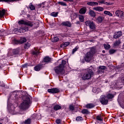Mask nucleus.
Masks as SVG:
<instances>
[{
  "mask_svg": "<svg viewBox=\"0 0 124 124\" xmlns=\"http://www.w3.org/2000/svg\"><path fill=\"white\" fill-rule=\"evenodd\" d=\"M122 13V11L117 10L115 12V14L117 17H119L120 18V15Z\"/></svg>",
  "mask_w": 124,
  "mask_h": 124,
  "instance_id": "obj_33",
  "label": "nucleus"
},
{
  "mask_svg": "<svg viewBox=\"0 0 124 124\" xmlns=\"http://www.w3.org/2000/svg\"><path fill=\"white\" fill-rule=\"evenodd\" d=\"M98 2L100 3V4H105L106 5H110V4H111L109 2H106L105 0H101L98 1Z\"/></svg>",
  "mask_w": 124,
  "mask_h": 124,
  "instance_id": "obj_14",
  "label": "nucleus"
},
{
  "mask_svg": "<svg viewBox=\"0 0 124 124\" xmlns=\"http://www.w3.org/2000/svg\"><path fill=\"white\" fill-rule=\"evenodd\" d=\"M30 47H31V44L29 43H27L26 44H25V46H24L25 49H29Z\"/></svg>",
  "mask_w": 124,
  "mask_h": 124,
  "instance_id": "obj_32",
  "label": "nucleus"
},
{
  "mask_svg": "<svg viewBox=\"0 0 124 124\" xmlns=\"http://www.w3.org/2000/svg\"><path fill=\"white\" fill-rule=\"evenodd\" d=\"M80 14H85L86 13V9L82 8L79 11Z\"/></svg>",
  "mask_w": 124,
  "mask_h": 124,
  "instance_id": "obj_25",
  "label": "nucleus"
},
{
  "mask_svg": "<svg viewBox=\"0 0 124 124\" xmlns=\"http://www.w3.org/2000/svg\"><path fill=\"white\" fill-rule=\"evenodd\" d=\"M25 124H31V119H28L27 120H26L24 122Z\"/></svg>",
  "mask_w": 124,
  "mask_h": 124,
  "instance_id": "obj_44",
  "label": "nucleus"
},
{
  "mask_svg": "<svg viewBox=\"0 0 124 124\" xmlns=\"http://www.w3.org/2000/svg\"><path fill=\"white\" fill-rule=\"evenodd\" d=\"M47 92L51 93H60V90L58 88H52L48 89Z\"/></svg>",
  "mask_w": 124,
  "mask_h": 124,
  "instance_id": "obj_8",
  "label": "nucleus"
},
{
  "mask_svg": "<svg viewBox=\"0 0 124 124\" xmlns=\"http://www.w3.org/2000/svg\"><path fill=\"white\" fill-rule=\"evenodd\" d=\"M93 66H91L89 68L85 69L84 73L81 75L82 80H89L93 76Z\"/></svg>",
  "mask_w": 124,
  "mask_h": 124,
  "instance_id": "obj_1",
  "label": "nucleus"
},
{
  "mask_svg": "<svg viewBox=\"0 0 124 124\" xmlns=\"http://www.w3.org/2000/svg\"><path fill=\"white\" fill-rule=\"evenodd\" d=\"M58 4L62 5V6H66V3L63 1H59Z\"/></svg>",
  "mask_w": 124,
  "mask_h": 124,
  "instance_id": "obj_40",
  "label": "nucleus"
},
{
  "mask_svg": "<svg viewBox=\"0 0 124 124\" xmlns=\"http://www.w3.org/2000/svg\"><path fill=\"white\" fill-rule=\"evenodd\" d=\"M41 69V65H38L34 67V70H35V71H39V70H40Z\"/></svg>",
  "mask_w": 124,
  "mask_h": 124,
  "instance_id": "obj_24",
  "label": "nucleus"
},
{
  "mask_svg": "<svg viewBox=\"0 0 124 124\" xmlns=\"http://www.w3.org/2000/svg\"><path fill=\"white\" fill-rule=\"evenodd\" d=\"M44 62H51V58H50L49 57H46L44 59Z\"/></svg>",
  "mask_w": 124,
  "mask_h": 124,
  "instance_id": "obj_21",
  "label": "nucleus"
},
{
  "mask_svg": "<svg viewBox=\"0 0 124 124\" xmlns=\"http://www.w3.org/2000/svg\"><path fill=\"white\" fill-rule=\"evenodd\" d=\"M69 109L71 110V111H73V110H74V107L72 105H70L69 106Z\"/></svg>",
  "mask_w": 124,
  "mask_h": 124,
  "instance_id": "obj_50",
  "label": "nucleus"
},
{
  "mask_svg": "<svg viewBox=\"0 0 124 124\" xmlns=\"http://www.w3.org/2000/svg\"><path fill=\"white\" fill-rule=\"evenodd\" d=\"M15 55H18L20 53V49L17 48L16 49H13Z\"/></svg>",
  "mask_w": 124,
  "mask_h": 124,
  "instance_id": "obj_30",
  "label": "nucleus"
},
{
  "mask_svg": "<svg viewBox=\"0 0 124 124\" xmlns=\"http://www.w3.org/2000/svg\"><path fill=\"white\" fill-rule=\"evenodd\" d=\"M97 91H99V89H97Z\"/></svg>",
  "mask_w": 124,
  "mask_h": 124,
  "instance_id": "obj_57",
  "label": "nucleus"
},
{
  "mask_svg": "<svg viewBox=\"0 0 124 124\" xmlns=\"http://www.w3.org/2000/svg\"><path fill=\"white\" fill-rule=\"evenodd\" d=\"M77 50H78V48L77 47H75V48H74L72 51V54H74V53H75L76 51H77Z\"/></svg>",
  "mask_w": 124,
  "mask_h": 124,
  "instance_id": "obj_48",
  "label": "nucleus"
},
{
  "mask_svg": "<svg viewBox=\"0 0 124 124\" xmlns=\"http://www.w3.org/2000/svg\"><path fill=\"white\" fill-rule=\"evenodd\" d=\"M14 31L15 33H18L19 32V29L18 28H15L14 29Z\"/></svg>",
  "mask_w": 124,
  "mask_h": 124,
  "instance_id": "obj_46",
  "label": "nucleus"
},
{
  "mask_svg": "<svg viewBox=\"0 0 124 124\" xmlns=\"http://www.w3.org/2000/svg\"><path fill=\"white\" fill-rule=\"evenodd\" d=\"M93 93H98V92H97L96 91V88H93Z\"/></svg>",
  "mask_w": 124,
  "mask_h": 124,
  "instance_id": "obj_49",
  "label": "nucleus"
},
{
  "mask_svg": "<svg viewBox=\"0 0 124 124\" xmlns=\"http://www.w3.org/2000/svg\"><path fill=\"white\" fill-rule=\"evenodd\" d=\"M82 114H90V112L86 109H84L81 111Z\"/></svg>",
  "mask_w": 124,
  "mask_h": 124,
  "instance_id": "obj_35",
  "label": "nucleus"
},
{
  "mask_svg": "<svg viewBox=\"0 0 124 124\" xmlns=\"http://www.w3.org/2000/svg\"><path fill=\"white\" fill-rule=\"evenodd\" d=\"M106 69V66H99V69L98 70V73H103L104 70Z\"/></svg>",
  "mask_w": 124,
  "mask_h": 124,
  "instance_id": "obj_11",
  "label": "nucleus"
},
{
  "mask_svg": "<svg viewBox=\"0 0 124 124\" xmlns=\"http://www.w3.org/2000/svg\"><path fill=\"white\" fill-rule=\"evenodd\" d=\"M29 31V27H26L24 28L20 27L18 29V32L22 33V32H26V31Z\"/></svg>",
  "mask_w": 124,
  "mask_h": 124,
  "instance_id": "obj_9",
  "label": "nucleus"
},
{
  "mask_svg": "<svg viewBox=\"0 0 124 124\" xmlns=\"http://www.w3.org/2000/svg\"><path fill=\"white\" fill-rule=\"evenodd\" d=\"M19 0H0V1H4L5 2H12L13 1H17Z\"/></svg>",
  "mask_w": 124,
  "mask_h": 124,
  "instance_id": "obj_29",
  "label": "nucleus"
},
{
  "mask_svg": "<svg viewBox=\"0 0 124 124\" xmlns=\"http://www.w3.org/2000/svg\"><path fill=\"white\" fill-rule=\"evenodd\" d=\"M30 103H31V99H30V97L26 96L23 103L20 104L19 106L20 108L23 110L27 109V108L30 107Z\"/></svg>",
  "mask_w": 124,
  "mask_h": 124,
  "instance_id": "obj_3",
  "label": "nucleus"
},
{
  "mask_svg": "<svg viewBox=\"0 0 124 124\" xmlns=\"http://www.w3.org/2000/svg\"><path fill=\"white\" fill-rule=\"evenodd\" d=\"M39 50L37 49L36 48H34V51H33L32 52V54L33 55H35L36 56H37L38 54H39Z\"/></svg>",
  "mask_w": 124,
  "mask_h": 124,
  "instance_id": "obj_19",
  "label": "nucleus"
},
{
  "mask_svg": "<svg viewBox=\"0 0 124 124\" xmlns=\"http://www.w3.org/2000/svg\"><path fill=\"white\" fill-rule=\"evenodd\" d=\"M30 8L31 10H34V9H35V7H34V6H33V5H32V3H30Z\"/></svg>",
  "mask_w": 124,
  "mask_h": 124,
  "instance_id": "obj_36",
  "label": "nucleus"
},
{
  "mask_svg": "<svg viewBox=\"0 0 124 124\" xmlns=\"http://www.w3.org/2000/svg\"><path fill=\"white\" fill-rule=\"evenodd\" d=\"M61 120H60V119H57V120H56V123H57V124H61Z\"/></svg>",
  "mask_w": 124,
  "mask_h": 124,
  "instance_id": "obj_51",
  "label": "nucleus"
},
{
  "mask_svg": "<svg viewBox=\"0 0 124 124\" xmlns=\"http://www.w3.org/2000/svg\"><path fill=\"white\" fill-rule=\"evenodd\" d=\"M121 43H122V42H121V40H120L115 41L113 44V47H117V46H119Z\"/></svg>",
  "mask_w": 124,
  "mask_h": 124,
  "instance_id": "obj_17",
  "label": "nucleus"
},
{
  "mask_svg": "<svg viewBox=\"0 0 124 124\" xmlns=\"http://www.w3.org/2000/svg\"><path fill=\"white\" fill-rule=\"evenodd\" d=\"M104 46L105 47V48L106 49V50H109L110 47V45H108V44H104Z\"/></svg>",
  "mask_w": 124,
  "mask_h": 124,
  "instance_id": "obj_38",
  "label": "nucleus"
},
{
  "mask_svg": "<svg viewBox=\"0 0 124 124\" xmlns=\"http://www.w3.org/2000/svg\"><path fill=\"white\" fill-rule=\"evenodd\" d=\"M93 53H92V52H87L85 57V60L86 62H91V61L93 60Z\"/></svg>",
  "mask_w": 124,
  "mask_h": 124,
  "instance_id": "obj_6",
  "label": "nucleus"
},
{
  "mask_svg": "<svg viewBox=\"0 0 124 124\" xmlns=\"http://www.w3.org/2000/svg\"><path fill=\"white\" fill-rule=\"evenodd\" d=\"M104 14H106V15H108V16H110L111 17L113 16V14H112V13H111L110 12L108 11H105L104 12Z\"/></svg>",
  "mask_w": 124,
  "mask_h": 124,
  "instance_id": "obj_27",
  "label": "nucleus"
},
{
  "mask_svg": "<svg viewBox=\"0 0 124 124\" xmlns=\"http://www.w3.org/2000/svg\"><path fill=\"white\" fill-rule=\"evenodd\" d=\"M87 4H88V5H90L91 6H94L98 5V3L96 2L90 1V2H87Z\"/></svg>",
  "mask_w": 124,
  "mask_h": 124,
  "instance_id": "obj_13",
  "label": "nucleus"
},
{
  "mask_svg": "<svg viewBox=\"0 0 124 124\" xmlns=\"http://www.w3.org/2000/svg\"><path fill=\"white\" fill-rule=\"evenodd\" d=\"M50 15L53 17H57V16H58V13L53 12L50 14Z\"/></svg>",
  "mask_w": 124,
  "mask_h": 124,
  "instance_id": "obj_42",
  "label": "nucleus"
},
{
  "mask_svg": "<svg viewBox=\"0 0 124 124\" xmlns=\"http://www.w3.org/2000/svg\"><path fill=\"white\" fill-rule=\"evenodd\" d=\"M124 13L123 11H122V13H120V18H124Z\"/></svg>",
  "mask_w": 124,
  "mask_h": 124,
  "instance_id": "obj_47",
  "label": "nucleus"
},
{
  "mask_svg": "<svg viewBox=\"0 0 124 124\" xmlns=\"http://www.w3.org/2000/svg\"><path fill=\"white\" fill-rule=\"evenodd\" d=\"M26 41H27V39H26V38L24 37L21 38L20 40V43H21V44H23V43H25Z\"/></svg>",
  "mask_w": 124,
  "mask_h": 124,
  "instance_id": "obj_34",
  "label": "nucleus"
},
{
  "mask_svg": "<svg viewBox=\"0 0 124 124\" xmlns=\"http://www.w3.org/2000/svg\"><path fill=\"white\" fill-rule=\"evenodd\" d=\"M85 24L86 27H89L90 30H95L96 29V25L93 21L91 20H87L85 22Z\"/></svg>",
  "mask_w": 124,
  "mask_h": 124,
  "instance_id": "obj_4",
  "label": "nucleus"
},
{
  "mask_svg": "<svg viewBox=\"0 0 124 124\" xmlns=\"http://www.w3.org/2000/svg\"><path fill=\"white\" fill-rule=\"evenodd\" d=\"M104 19V18L103 17L99 16L97 18L96 21L97 22H98V23H99V24H100L102 23V21H103Z\"/></svg>",
  "mask_w": 124,
  "mask_h": 124,
  "instance_id": "obj_15",
  "label": "nucleus"
},
{
  "mask_svg": "<svg viewBox=\"0 0 124 124\" xmlns=\"http://www.w3.org/2000/svg\"><path fill=\"white\" fill-rule=\"evenodd\" d=\"M15 53L13 49H10L8 53V57H12V56H14Z\"/></svg>",
  "mask_w": 124,
  "mask_h": 124,
  "instance_id": "obj_18",
  "label": "nucleus"
},
{
  "mask_svg": "<svg viewBox=\"0 0 124 124\" xmlns=\"http://www.w3.org/2000/svg\"><path fill=\"white\" fill-rule=\"evenodd\" d=\"M86 108H93L94 107V105L93 104H88L87 105H86Z\"/></svg>",
  "mask_w": 124,
  "mask_h": 124,
  "instance_id": "obj_28",
  "label": "nucleus"
},
{
  "mask_svg": "<svg viewBox=\"0 0 124 124\" xmlns=\"http://www.w3.org/2000/svg\"><path fill=\"white\" fill-rule=\"evenodd\" d=\"M76 121H83V118L81 116H78L76 118Z\"/></svg>",
  "mask_w": 124,
  "mask_h": 124,
  "instance_id": "obj_43",
  "label": "nucleus"
},
{
  "mask_svg": "<svg viewBox=\"0 0 124 124\" xmlns=\"http://www.w3.org/2000/svg\"><path fill=\"white\" fill-rule=\"evenodd\" d=\"M60 109H62V107L59 105H56L54 107V109L55 111H58V110H60Z\"/></svg>",
  "mask_w": 124,
  "mask_h": 124,
  "instance_id": "obj_23",
  "label": "nucleus"
},
{
  "mask_svg": "<svg viewBox=\"0 0 124 124\" xmlns=\"http://www.w3.org/2000/svg\"><path fill=\"white\" fill-rule=\"evenodd\" d=\"M64 1H73V0H63Z\"/></svg>",
  "mask_w": 124,
  "mask_h": 124,
  "instance_id": "obj_52",
  "label": "nucleus"
},
{
  "mask_svg": "<svg viewBox=\"0 0 124 124\" xmlns=\"http://www.w3.org/2000/svg\"><path fill=\"white\" fill-rule=\"evenodd\" d=\"M76 24H78V25L80 24V21H77Z\"/></svg>",
  "mask_w": 124,
  "mask_h": 124,
  "instance_id": "obj_53",
  "label": "nucleus"
},
{
  "mask_svg": "<svg viewBox=\"0 0 124 124\" xmlns=\"http://www.w3.org/2000/svg\"><path fill=\"white\" fill-rule=\"evenodd\" d=\"M18 24H19V25H26V26H28V27H31V28H32L35 23L33 21L21 20L18 21Z\"/></svg>",
  "mask_w": 124,
  "mask_h": 124,
  "instance_id": "obj_5",
  "label": "nucleus"
},
{
  "mask_svg": "<svg viewBox=\"0 0 124 124\" xmlns=\"http://www.w3.org/2000/svg\"><path fill=\"white\" fill-rule=\"evenodd\" d=\"M59 61H58L56 63V64H59Z\"/></svg>",
  "mask_w": 124,
  "mask_h": 124,
  "instance_id": "obj_55",
  "label": "nucleus"
},
{
  "mask_svg": "<svg viewBox=\"0 0 124 124\" xmlns=\"http://www.w3.org/2000/svg\"><path fill=\"white\" fill-rule=\"evenodd\" d=\"M89 14L92 17H95V13L93 10H90L89 11Z\"/></svg>",
  "mask_w": 124,
  "mask_h": 124,
  "instance_id": "obj_22",
  "label": "nucleus"
},
{
  "mask_svg": "<svg viewBox=\"0 0 124 124\" xmlns=\"http://www.w3.org/2000/svg\"><path fill=\"white\" fill-rule=\"evenodd\" d=\"M23 66L24 67H27V64H25L23 65Z\"/></svg>",
  "mask_w": 124,
  "mask_h": 124,
  "instance_id": "obj_54",
  "label": "nucleus"
},
{
  "mask_svg": "<svg viewBox=\"0 0 124 124\" xmlns=\"http://www.w3.org/2000/svg\"><path fill=\"white\" fill-rule=\"evenodd\" d=\"M69 44H70L69 42H66L63 43L61 45V47H66L67 46H68V45H69Z\"/></svg>",
  "mask_w": 124,
  "mask_h": 124,
  "instance_id": "obj_31",
  "label": "nucleus"
},
{
  "mask_svg": "<svg viewBox=\"0 0 124 124\" xmlns=\"http://www.w3.org/2000/svg\"><path fill=\"white\" fill-rule=\"evenodd\" d=\"M0 124H1V123H0Z\"/></svg>",
  "mask_w": 124,
  "mask_h": 124,
  "instance_id": "obj_58",
  "label": "nucleus"
},
{
  "mask_svg": "<svg viewBox=\"0 0 124 124\" xmlns=\"http://www.w3.org/2000/svg\"><path fill=\"white\" fill-rule=\"evenodd\" d=\"M100 101L103 105H107L108 104V100L106 99V96L102 95L100 98Z\"/></svg>",
  "mask_w": 124,
  "mask_h": 124,
  "instance_id": "obj_7",
  "label": "nucleus"
},
{
  "mask_svg": "<svg viewBox=\"0 0 124 124\" xmlns=\"http://www.w3.org/2000/svg\"><path fill=\"white\" fill-rule=\"evenodd\" d=\"M66 62L64 60H62V63L60 64L59 66L54 67V70L57 74H64L65 71H64V65H65Z\"/></svg>",
  "mask_w": 124,
  "mask_h": 124,
  "instance_id": "obj_2",
  "label": "nucleus"
},
{
  "mask_svg": "<svg viewBox=\"0 0 124 124\" xmlns=\"http://www.w3.org/2000/svg\"><path fill=\"white\" fill-rule=\"evenodd\" d=\"M78 19L80 22L83 23V22H84L85 17L84 16L82 15H78Z\"/></svg>",
  "mask_w": 124,
  "mask_h": 124,
  "instance_id": "obj_20",
  "label": "nucleus"
},
{
  "mask_svg": "<svg viewBox=\"0 0 124 124\" xmlns=\"http://www.w3.org/2000/svg\"><path fill=\"white\" fill-rule=\"evenodd\" d=\"M102 52H103V53H105V51L104 50H103Z\"/></svg>",
  "mask_w": 124,
  "mask_h": 124,
  "instance_id": "obj_56",
  "label": "nucleus"
},
{
  "mask_svg": "<svg viewBox=\"0 0 124 124\" xmlns=\"http://www.w3.org/2000/svg\"><path fill=\"white\" fill-rule=\"evenodd\" d=\"M5 14V10L3 9L2 11L0 10V17H3Z\"/></svg>",
  "mask_w": 124,
  "mask_h": 124,
  "instance_id": "obj_26",
  "label": "nucleus"
},
{
  "mask_svg": "<svg viewBox=\"0 0 124 124\" xmlns=\"http://www.w3.org/2000/svg\"><path fill=\"white\" fill-rule=\"evenodd\" d=\"M113 97H114V95L112 94L109 93L107 95V98L108 99H110L111 98H113Z\"/></svg>",
  "mask_w": 124,
  "mask_h": 124,
  "instance_id": "obj_37",
  "label": "nucleus"
},
{
  "mask_svg": "<svg viewBox=\"0 0 124 124\" xmlns=\"http://www.w3.org/2000/svg\"><path fill=\"white\" fill-rule=\"evenodd\" d=\"M96 118V120H97V121H100V122L103 121L102 117L100 115L97 116Z\"/></svg>",
  "mask_w": 124,
  "mask_h": 124,
  "instance_id": "obj_39",
  "label": "nucleus"
},
{
  "mask_svg": "<svg viewBox=\"0 0 124 124\" xmlns=\"http://www.w3.org/2000/svg\"><path fill=\"white\" fill-rule=\"evenodd\" d=\"M93 10H95L96 11H103L104 10V8L100 6L95 7L93 8Z\"/></svg>",
  "mask_w": 124,
  "mask_h": 124,
  "instance_id": "obj_12",
  "label": "nucleus"
},
{
  "mask_svg": "<svg viewBox=\"0 0 124 124\" xmlns=\"http://www.w3.org/2000/svg\"><path fill=\"white\" fill-rule=\"evenodd\" d=\"M62 25H63V26H65V27H71V24L68 21L63 22L62 23Z\"/></svg>",
  "mask_w": 124,
  "mask_h": 124,
  "instance_id": "obj_16",
  "label": "nucleus"
},
{
  "mask_svg": "<svg viewBox=\"0 0 124 124\" xmlns=\"http://www.w3.org/2000/svg\"><path fill=\"white\" fill-rule=\"evenodd\" d=\"M115 52H116V50L110 49V50H109V53L110 55H112V54H114V53H115Z\"/></svg>",
  "mask_w": 124,
  "mask_h": 124,
  "instance_id": "obj_45",
  "label": "nucleus"
},
{
  "mask_svg": "<svg viewBox=\"0 0 124 124\" xmlns=\"http://www.w3.org/2000/svg\"><path fill=\"white\" fill-rule=\"evenodd\" d=\"M122 35H123V33L122 32V31H119L116 32L114 33L113 37L114 38L117 39V38H119V37H120V36H122Z\"/></svg>",
  "mask_w": 124,
  "mask_h": 124,
  "instance_id": "obj_10",
  "label": "nucleus"
},
{
  "mask_svg": "<svg viewBox=\"0 0 124 124\" xmlns=\"http://www.w3.org/2000/svg\"><path fill=\"white\" fill-rule=\"evenodd\" d=\"M57 41H59V37H54L52 39V42H57Z\"/></svg>",
  "mask_w": 124,
  "mask_h": 124,
  "instance_id": "obj_41",
  "label": "nucleus"
}]
</instances>
